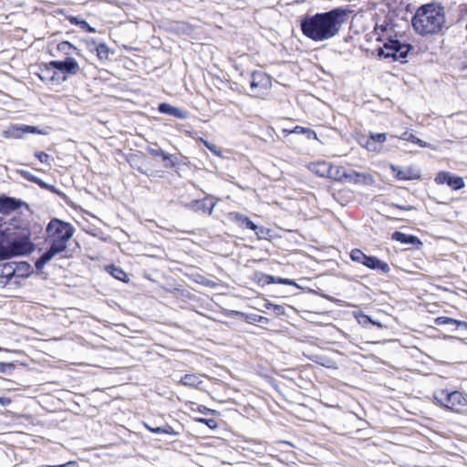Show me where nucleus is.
<instances>
[{
	"label": "nucleus",
	"mask_w": 467,
	"mask_h": 467,
	"mask_svg": "<svg viewBox=\"0 0 467 467\" xmlns=\"http://www.w3.org/2000/svg\"><path fill=\"white\" fill-rule=\"evenodd\" d=\"M348 11L336 8L323 14L306 17L301 23L305 36L314 41H325L337 36L347 21Z\"/></svg>",
	"instance_id": "obj_1"
},
{
	"label": "nucleus",
	"mask_w": 467,
	"mask_h": 467,
	"mask_svg": "<svg viewBox=\"0 0 467 467\" xmlns=\"http://www.w3.org/2000/svg\"><path fill=\"white\" fill-rule=\"evenodd\" d=\"M75 231V227L71 223L57 218L51 219L46 228L45 241L48 244V248L36 261V268L42 270L55 256L66 252Z\"/></svg>",
	"instance_id": "obj_2"
},
{
	"label": "nucleus",
	"mask_w": 467,
	"mask_h": 467,
	"mask_svg": "<svg viewBox=\"0 0 467 467\" xmlns=\"http://www.w3.org/2000/svg\"><path fill=\"white\" fill-rule=\"evenodd\" d=\"M411 22L420 36L438 34L445 25L444 8L436 4L423 5L417 9Z\"/></svg>",
	"instance_id": "obj_3"
},
{
	"label": "nucleus",
	"mask_w": 467,
	"mask_h": 467,
	"mask_svg": "<svg viewBox=\"0 0 467 467\" xmlns=\"http://www.w3.org/2000/svg\"><path fill=\"white\" fill-rule=\"evenodd\" d=\"M35 244L31 242L29 234L10 237L6 233V259L31 254Z\"/></svg>",
	"instance_id": "obj_4"
},
{
	"label": "nucleus",
	"mask_w": 467,
	"mask_h": 467,
	"mask_svg": "<svg viewBox=\"0 0 467 467\" xmlns=\"http://www.w3.org/2000/svg\"><path fill=\"white\" fill-rule=\"evenodd\" d=\"M411 49L410 44L399 39H389L384 44V47L379 49V55H383L385 58H405Z\"/></svg>",
	"instance_id": "obj_5"
},
{
	"label": "nucleus",
	"mask_w": 467,
	"mask_h": 467,
	"mask_svg": "<svg viewBox=\"0 0 467 467\" xmlns=\"http://www.w3.org/2000/svg\"><path fill=\"white\" fill-rule=\"evenodd\" d=\"M270 78L262 71H254L250 79V89L254 96H258L262 90H265L270 86Z\"/></svg>",
	"instance_id": "obj_6"
},
{
	"label": "nucleus",
	"mask_w": 467,
	"mask_h": 467,
	"mask_svg": "<svg viewBox=\"0 0 467 467\" xmlns=\"http://www.w3.org/2000/svg\"><path fill=\"white\" fill-rule=\"evenodd\" d=\"M434 181L437 184H447L454 191H459L465 186L462 177L452 175L449 171H440Z\"/></svg>",
	"instance_id": "obj_7"
},
{
	"label": "nucleus",
	"mask_w": 467,
	"mask_h": 467,
	"mask_svg": "<svg viewBox=\"0 0 467 467\" xmlns=\"http://www.w3.org/2000/svg\"><path fill=\"white\" fill-rule=\"evenodd\" d=\"M218 199L213 200V197L207 196L201 200H194L190 202L189 207L194 212H202L211 215L213 212L214 207L217 204Z\"/></svg>",
	"instance_id": "obj_8"
},
{
	"label": "nucleus",
	"mask_w": 467,
	"mask_h": 467,
	"mask_svg": "<svg viewBox=\"0 0 467 467\" xmlns=\"http://www.w3.org/2000/svg\"><path fill=\"white\" fill-rule=\"evenodd\" d=\"M25 133L44 134L37 127L30 125H13L4 132L5 137L22 139Z\"/></svg>",
	"instance_id": "obj_9"
},
{
	"label": "nucleus",
	"mask_w": 467,
	"mask_h": 467,
	"mask_svg": "<svg viewBox=\"0 0 467 467\" xmlns=\"http://www.w3.org/2000/svg\"><path fill=\"white\" fill-rule=\"evenodd\" d=\"M50 65L57 67L59 76L77 74L79 70V66L76 60H50Z\"/></svg>",
	"instance_id": "obj_10"
},
{
	"label": "nucleus",
	"mask_w": 467,
	"mask_h": 467,
	"mask_svg": "<svg viewBox=\"0 0 467 467\" xmlns=\"http://www.w3.org/2000/svg\"><path fill=\"white\" fill-rule=\"evenodd\" d=\"M38 77L41 80L47 83H59L61 81L66 80V76H59L57 67L51 66L50 64L49 66H47L45 68H42L40 70V73H38Z\"/></svg>",
	"instance_id": "obj_11"
},
{
	"label": "nucleus",
	"mask_w": 467,
	"mask_h": 467,
	"mask_svg": "<svg viewBox=\"0 0 467 467\" xmlns=\"http://www.w3.org/2000/svg\"><path fill=\"white\" fill-rule=\"evenodd\" d=\"M353 183H363L366 185H370L374 182L372 176L368 173H361L355 171H346L345 180Z\"/></svg>",
	"instance_id": "obj_12"
},
{
	"label": "nucleus",
	"mask_w": 467,
	"mask_h": 467,
	"mask_svg": "<svg viewBox=\"0 0 467 467\" xmlns=\"http://www.w3.org/2000/svg\"><path fill=\"white\" fill-rule=\"evenodd\" d=\"M362 265L369 269L379 270L384 274H388L390 271L389 265L376 256L367 255Z\"/></svg>",
	"instance_id": "obj_13"
},
{
	"label": "nucleus",
	"mask_w": 467,
	"mask_h": 467,
	"mask_svg": "<svg viewBox=\"0 0 467 467\" xmlns=\"http://www.w3.org/2000/svg\"><path fill=\"white\" fill-rule=\"evenodd\" d=\"M22 205V202L14 197L9 196H0V213H9Z\"/></svg>",
	"instance_id": "obj_14"
},
{
	"label": "nucleus",
	"mask_w": 467,
	"mask_h": 467,
	"mask_svg": "<svg viewBox=\"0 0 467 467\" xmlns=\"http://www.w3.org/2000/svg\"><path fill=\"white\" fill-rule=\"evenodd\" d=\"M467 400L463 397L462 393L460 391H452L450 392L447 399V403H445V408L452 410H458L459 407H462L466 405Z\"/></svg>",
	"instance_id": "obj_15"
},
{
	"label": "nucleus",
	"mask_w": 467,
	"mask_h": 467,
	"mask_svg": "<svg viewBox=\"0 0 467 467\" xmlns=\"http://www.w3.org/2000/svg\"><path fill=\"white\" fill-rule=\"evenodd\" d=\"M391 170L396 172V177L399 180H415L419 179L420 177V174L419 171L411 169V168H406V169H400L399 167H396L394 165H391Z\"/></svg>",
	"instance_id": "obj_16"
},
{
	"label": "nucleus",
	"mask_w": 467,
	"mask_h": 467,
	"mask_svg": "<svg viewBox=\"0 0 467 467\" xmlns=\"http://www.w3.org/2000/svg\"><path fill=\"white\" fill-rule=\"evenodd\" d=\"M158 110L162 114H167L178 119H183L186 118V112L179 108L173 107L169 103H161L158 107Z\"/></svg>",
	"instance_id": "obj_17"
},
{
	"label": "nucleus",
	"mask_w": 467,
	"mask_h": 467,
	"mask_svg": "<svg viewBox=\"0 0 467 467\" xmlns=\"http://www.w3.org/2000/svg\"><path fill=\"white\" fill-rule=\"evenodd\" d=\"M231 220L242 228L255 230L256 225L245 215L239 213H230Z\"/></svg>",
	"instance_id": "obj_18"
},
{
	"label": "nucleus",
	"mask_w": 467,
	"mask_h": 467,
	"mask_svg": "<svg viewBox=\"0 0 467 467\" xmlns=\"http://www.w3.org/2000/svg\"><path fill=\"white\" fill-rule=\"evenodd\" d=\"M392 240L398 241L404 244H410V245H419L421 244V242L420 239L414 235L406 234L404 233L396 231L392 234L391 236Z\"/></svg>",
	"instance_id": "obj_19"
},
{
	"label": "nucleus",
	"mask_w": 467,
	"mask_h": 467,
	"mask_svg": "<svg viewBox=\"0 0 467 467\" xmlns=\"http://www.w3.org/2000/svg\"><path fill=\"white\" fill-rule=\"evenodd\" d=\"M57 50L60 55L65 56L66 58H73L74 57L80 56L78 49L67 41H63L57 45Z\"/></svg>",
	"instance_id": "obj_20"
},
{
	"label": "nucleus",
	"mask_w": 467,
	"mask_h": 467,
	"mask_svg": "<svg viewBox=\"0 0 467 467\" xmlns=\"http://www.w3.org/2000/svg\"><path fill=\"white\" fill-rule=\"evenodd\" d=\"M144 427L150 432L155 434H168L171 436H177L178 432L169 424H164L159 427H152L149 423L144 422Z\"/></svg>",
	"instance_id": "obj_21"
},
{
	"label": "nucleus",
	"mask_w": 467,
	"mask_h": 467,
	"mask_svg": "<svg viewBox=\"0 0 467 467\" xmlns=\"http://www.w3.org/2000/svg\"><path fill=\"white\" fill-rule=\"evenodd\" d=\"M434 323L437 326L443 325H456L457 327H463L467 329V322L457 320L448 317H439L434 319Z\"/></svg>",
	"instance_id": "obj_22"
},
{
	"label": "nucleus",
	"mask_w": 467,
	"mask_h": 467,
	"mask_svg": "<svg viewBox=\"0 0 467 467\" xmlns=\"http://www.w3.org/2000/svg\"><path fill=\"white\" fill-rule=\"evenodd\" d=\"M345 176L346 171L342 167L330 164L327 178L337 182H343L345 180Z\"/></svg>",
	"instance_id": "obj_23"
},
{
	"label": "nucleus",
	"mask_w": 467,
	"mask_h": 467,
	"mask_svg": "<svg viewBox=\"0 0 467 467\" xmlns=\"http://www.w3.org/2000/svg\"><path fill=\"white\" fill-rule=\"evenodd\" d=\"M16 275L15 263H5L0 269V277L5 278L8 282Z\"/></svg>",
	"instance_id": "obj_24"
},
{
	"label": "nucleus",
	"mask_w": 467,
	"mask_h": 467,
	"mask_svg": "<svg viewBox=\"0 0 467 467\" xmlns=\"http://www.w3.org/2000/svg\"><path fill=\"white\" fill-rule=\"evenodd\" d=\"M150 153L155 157H161L163 161H169L171 167H174L177 164V157L171 154H168L161 149H150Z\"/></svg>",
	"instance_id": "obj_25"
},
{
	"label": "nucleus",
	"mask_w": 467,
	"mask_h": 467,
	"mask_svg": "<svg viewBox=\"0 0 467 467\" xmlns=\"http://www.w3.org/2000/svg\"><path fill=\"white\" fill-rule=\"evenodd\" d=\"M15 269L19 277H27L32 272L31 265L26 262L15 263Z\"/></svg>",
	"instance_id": "obj_26"
},
{
	"label": "nucleus",
	"mask_w": 467,
	"mask_h": 467,
	"mask_svg": "<svg viewBox=\"0 0 467 467\" xmlns=\"http://www.w3.org/2000/svg\"><path fill=\"white\" fill-rule=\"evenodd\" d=\"M67 19L72 25H76V26H79L82 30H84L86 32H88V33L96 32V29L94 27H92L85 20L79 19L78 17L73 16H68Z\"/></svg>",
	"instance_id": "obj_27"
},
{
	"label": "nucleus",
	"mask_w": 467,
	"mask_h": 467,
	"mask_svg": "<svg viewBox=\"0 0 467 467\" xmlns=\"http://www.w3.org/2000/svg\"><path fill=\"white\" fill-rule=\"evenodd\" d=\"M106 270L109 274H110L114 278L125 282L128 278L127 274L120 268L114 265H108Z\"/></svg>",
	"instance_id": "obj_28"
},
{
	"label": "nucleus",
	"mask_w": 467,
	"mask_h": 467,
	"mask_svg": "<svg viewBox=\"0 0 467 467\" xmlns=\"http://www.w3.org/2000/svg\"><path fill=\"white\" fill-rule=\"evenodd\" d=\"M400 139L407 141H411L422 148L429 147V144L427 142L421 140L420 139L417 138L414 134L409 131H404L400 135Z\"/></svg>",
	"instance_id": "obj_29"
},
{
	"label": "nucleus",
	"mask_w": 467,
	"mask_h": 467,
	"mask_svg": "<svg viewBox=\"0 0 467 467\" xmlns=\"http://www.w3.org/2000/svg\"><path fill=\"white\" fill-rule=\"evenodd\" d=\"M184 386L196 387L201 383L199 377L195 374H185L180 380Z\"/></svg>",
	"instance_id": "obj_30"
},
{
	"label": "nucleus",
	"mask_w": 467,
	"mask_h": 467,
	"mask_svg": "<svg viewBox=\"0 0 467 467\" xmlns=\"http://www.w3.org/2000/svg\"><path fill=\"white\" fill-rule=\"evenodd\" d=\"M265 282L267 284H282V285H297L296 283L292 279L275 277L273 275H265Z\"/></svg>",
	"instance_id": "obj_31"
},
{
	"label": "nucleus",
	"mask_w": 467,
	"mask_h": 467,
	"mask_svg": "<svg viewBox=\"0 0 467 467\" xmlns=\"http://www.w3.org/2000/svg\"><path fill=\"white\" fill-rule=\"evenodd\" d=\"M289 133L304 134L306 136L307 139H317V134L313 130L309 128H304L301 126H296L294 130L289 131Z\"/></svg>",
	"instance_id": "obj_32"
},
{
	"label": "nucleus",
	"mask_w": 467,
	"mask_h": 467,
	"mask_svg": "<svg viewBox=\"0 0 467 467\" xmlns=\"http://www.w3.org/2000/svg\"><path fill=\"white\" fill-rule=\"evenodd\" d=\"M330 163L323 161L315 165L314 171L320 177H328Z\"/></svg>",
	"instance_id": "obj_33"
},
{
	"label": "nucleus",
	"mask_w": 467,
	"mask_h": 467,
	"mask_svg": "<svg viewBox=\"0 0 467 467\" xmlns=\"http://www.w3.org/2000/svg\"><path fill=\"white\" fill-rule=\"evenodd\" d=\"M6 230L0 229V261L6 259Z\"/></svg>",
	"instance_id": "obj_34"
},
{
	"label": "nucleus",
	"mask_w": 467,
	"mask_h": 467,
	"mask_svg": "<svg viewBox=\"0 0 467 467\" xmlns=\"http://www.w3.org/2000/svg\"><path fill=\"white\" fill-rule=\"evenodd\" d=\"M30 181L36 182V184H38L43 189H47V190H48V191H50L52 192L57 193V194L60 193L59 191L57 190V188L54 185L48 184V183L45 182L44 181H42L39 178L32 176L30 178Z\"/></svg>",
	"instance_id": "obj_35"
},
{
	"label": "nucleus",
	"mask_w": 467,
	"mask_h": 467,
	"mask_svg": "<svg viewBox=\"0 0 467 467\" xmlns=\"http://www.w3.org/2000/svg\"><path fill=\"white\" fill-rule=\"evenodd\" d=\"M370 138L372 140V142H368V144H367V148L369 150H371V146H374L375 142L383 143L387 139V134L386 133H376V134L372 133L370 135Z\"/></svg>",
	"instance_id": "obj_36"
},
{
	"label": "nucleus",
	"mask_w": 467,
	"mask_h": 467,
	"mask_svg": "<svg viewBox=\"0 0 467 467\" xmlns=\"http://www.w3.org/2000/svg\"><path fill=\"white\" fill-rule=\"evenodd\" d=\"M367 256L366 254H364L361 250L359 249H353L350 253V258L352 261L356 262V263H358V264H363L364 260H365V257Z\"/></svg>",
	"instance_id": "obj_37"
},
{
	"label": "nucleus",
	"mask_w": 467,
	"mask_h": 467,
	"mask_svg": "<svg viewBox=\"0 0 467 467\" xmlns=\"http://www.w3.org/2000/svg\"><path fill=\"white\" fill-rule=\"evenodd\" d=\"M449 394H450V392L442 389L438 394H436L434 396V398L440 405H441L445 408V403H447V399H448Z\"/></svg>",
	"instance_id": "obj_38"
},
{
	"label": "nucleus",
	"mask_w": 467,
	"mask_h": 467,
	"mask_svg": "<svg viewBox=\"0 0 467 467\" xmlns=\"http://www.w3.org/2000/svg\"><path fill=\"white\" fill-rule=\"evenodd\" d=\"M15 368V365L13 363H4L0 362V372L8 374Z\"/></svg>",
	"instance_id": "obj_39"
},
{
	"label": "nucleus",
	"mask_w": 467,
	"mask_h": 467,
	"mask_svg": "<svg viewBox=\"0 0 467 467\" xmlns=\"http://www.w3.org/2000/svg\"><path fill=\"white\" fill-rule=\"evenodd\" d=\"M249 319L251 323L257 322L261 324H266L268 322L267 317L259 315H252L251 317H249Z\"/></svg>",
	"instance_id": "obj_40"
},
{
	"label": "nucleus",
	"mask_w": 467,
	"mask_h": 467,
	"mask_svg": "<svg viewBox=\"0 0 467 467\" xmlns=\"http://www.w3.org/2000/svg\"><path fill=\"white\" fill-rule=\"evenodd\" d=\"M198 422L206 424L209 428L213 429L217 426L216 420L213 419L200 418L196 420Z\"/></svg>",
	"instance_id": "obj_41"
},
{
	"label": "nucleus",
	"mask_w": 467,
	"mask_h": 467,
	"mask_svg": "<svg viewBox=\"0 0 467 467\" xmlns=\"http://www.w3.org/2000/svg\"><path fill=\"white\" fill-rule=\"evenodd\" d=\"M204 145L212 151L213 152L215 155L217 156H220L221 155V151L218 150V148L214 145V144H212L208 141H205L204 142Z\"/></svg>",
	"instance_id": "obj_42"
},
{
	"label": "nucleus",
	"mask_w": 467,
	"mask_h": 467,
	"mask_svg": "<svg viewBox=\"0 0 467 467\" xmlns=\"http://www.w3.org/2000/svg\"><path fill=\"white\" fill-rule=\"evenodd\" d=\"M36 157L42 162V163H45L47 161L48 158H49V155L47 154L46 152L44 151H39V152H36Z\"/></svg>",
	"instance_id": "obj_43"
},
{
	"label": "nucleus",
	"mask_w": 467,
	"mask_h": 467,
	"mask_svg": "<svg viewBox=\"0 0 467 467\" xmlns=\"http://www.w3.org/2000/svg\"><path fill=\"white\" fill-rule=\"evenodd\" d=\"M390 207L397 208V209L403 210V211H410V210L414 209V207L411 205H400V204H395V203L390 204Z\"/></svg>",
	"instance_id": "obj_44"
},
{
	"label": "nucleus",
	"mask_w": 467,
	"mask_h": 467,
	"mask_svg": "<svg viewBox=\"0 0 467 467\" xmlns=\"http://www.w3.org/2000/svg\"><path fill=\"white\" fill-rule=\"evenodd\" d=\"M51 467H78V464L77 462L71 461L64 464L51 465Z\"/></svg>",
	"instance_id": "obj_45"
},
{
	"label": "nucleus",
	"mask_w": 467,
	"mask_h": 467,
	"mask_svg": "<svg viewBox=\"0 0 467 467\" xmlns=\"http://www.w3.org/2000/svg\"><path fill=\"white\" fill-rule=\"evenodd\" d=\"M361 318L363 319V323H371L373 325H376L378 327H381V325L379 322L372 321L371 318L366 315H362Z\"/></svg>",
	"instance_id": "obj_46"
},
{
	"label": "nucleus",
	"mask_w": 467,
	"mask_h": 467,
	"mask_svg": "<svg viewBox=\"0 0 467 467\" xmlns=\"http://www.w3.org/2000/svg\"><path fill=\"white\" fill-rule=\"evenodd\" d=\"M198 411L202 414H204V415H207V414H210L212 412H213V410H210L208 408H206L205 406H202V405H200L198 406Z\"/></svg>",
	"instance_id": "obj_47"
},
{
	"label": "nucleus",
	"mask_w": 467,
	"mask_h": 467,
	"mask_svg": "<svg viewBox=\"0 0 467 467\" xmlns=\"http://www.w3.org/2000/svg\"><path fill=\"white\" fill-rule=\"evenodd\" d=\"M11 403V400L7 397H0V405L8 406Z\"/></svg>",
	"instance_id": "obj_48"
},
{
	"label": "nucleus",
	"mask_w": 467,
	"mask_h": 467,
	"mask_svg": "<svg viewBox=\"0 0 467 467\" xmlns=\"http://www.w3.org/2000/svg\"><path fill=\"white\" fill-rule=\"evenodd\" d=\"M273 307L275 308V310H277L278 312L281 310L282 306H277V305H275L273 306Z\"/></svg>",
	"instance_id": "obj_49"
},
{
	"label": "nucleus",
	"mask_w": 467,
	"mask_h": 467,
	"mask_svg": "<svg viewBox=\"0 0 467 467\" xmlns=\"http://www.w3.org/2000/svg\"><path fill=\"white\" fill-rule=\"evenodd\" d=\"M408 61H409V60H407V59L400 60V62H401L402 64H405V63H407Z\"/></svg>",
	"instance_id": "obj_50"
},
{
	"label": "nucleus",
	"mask_w": 467,
	"mask_h": 467,
	"mask_svg": "<svg viewBox=\"0 0 467 467\" xmlns=\"http://www.w3.org/2000/svg\"><path fill=\"white\" fill-rule=\"evenodd\" d=\"M2 350V348L0 347V351Z\"/></svg>",
	"instance_id": "obj_51"
}]
</instances>
